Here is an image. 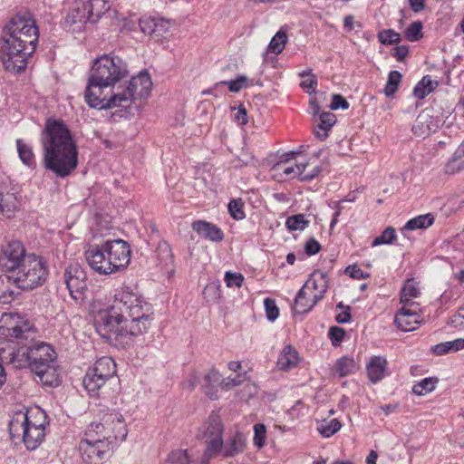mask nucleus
<instances>
[{
	"instance_id": "obj_21",
	"label": "nucleus",
	"mask_w": 464,
	"mask_h": 464,
	"mask_svg": "<svg viewBox=\"0 0 464 464\" xmlns=\"http://www.w3.org/2000/svg\"><path fill=\"white\" fill-rule=\"evenodd\" d=\"M292 156L283 158L279 163L276 165V169L271 173V178L276 181L282 182L286 179L301 176L304 174L307 164H296L294 166H288L287 163Z\"/></svg>"
},
{
	"instance_id": "obj_15",
	"label": "nucleus",
	"mask_w": 464,
	"mask_h": 464,
	"mask_svg": "<svg viewBox=\"0 0 464 464\" xmlns=\"http://www.w3.org/2000/svg\"><path fill=\"white\" fill-rule=\"evenodd\" d=\"M64 282L71 297L78 304L84 298L87 289L86 274L78 264L70 265L64 272Z\"/></svg>"
},
{
	"instance_id": "obj_52",
	"label": "nucleus",
	"mask_w": 464,
	"mask_h": 464,
	"mask_svg": "<svg viewBox=\"0 0 464 464\" xmlns=\"http://www.w3.org/2000/svg\"><path fill=\"white\" fill-rule=\"evenodd\" d=\"M221 285L218 282L208 283L203 290V296L208 302H215L221 298Z\"/></svg>"
},
{
	"instance_id": "obj_32",
	"label": "nucleus",
	"mask_w": 464,
	"mask_h": 464,
	"mask_svg": "<svg viewBox=\"0 0 464 464\" xmlns=\"http://www.w3.org/2000/svg\"><path fill=\"white\" fill-rule=\"evenodd\" d=\"M19 200L14 192L0 193V211L6 217L12 218L18 209Z\"/></svg>"
},
{
	"instance_id": "obj_53",
	"label": "nucleus",
	"mask_w": 464,
	"mask_h": 464,
	"mask_svg": "<svg viewBox=\"0 0 464 464\" xmlns=\"http://www.w3.org/2000/svg\"><path fill=\"white\" fill-rule=\"evenodd\" d=\"M247 380L246 372L238 373L235 377L223 378L220 382L222 390L229 391L237 386L243 384Z\"/></svg>"
},
{
	"instance_id": "obj_3",
	"label": "nucleus",
	"mask_w": 464,
	"mask_h": 464,
	"mask_svg": "<svg viewBox=\"0 0 464 464\" xmlns=\"http://www.w3.org/2000/svg\"><path fill=\"white\" fill-rule=\"evenodd\" d=\"M38 37V28L31 17L17 14L9 21L3 28L0 45V59L6 71L18 74L25 70Z\"/></svg>"
},
{
	"instance_id": "obj_17",
	"label": "nucleus",
	"mask_w": 464,
	"mask_h": 464,
	"mask_svg": "<svg viewBox=\"0 0 464 464\" xmlns=\"http://www.w3.org/2000/svg\"><path fill=\"white\" fill-rule=\"evenodd\" d=\"M104 248V242L101 245L90 246L85 250L84 256L89 266L93 271L99 275H111L113 273Z\"/></svg>"
},
{
	"instance_id": "obj_50",
	"label": "nucleus",
	"mask_w": 464,
	"mask_h": 464,
	"mask_svg": "<svg viewBox=\"0 0 464 464\" xmlns=\"http://www.w3.org/2000/svg\"><path fill=\"white\" fill-rule=\"evenodd\" d=\"M396 239V232L395 229L392 227H386L382 233L376 237L372 242V246L375 247L381 245H389L395 241Z\"/></svg>"
},
{
	"instance_id": "obj_28",
	"label": "nucleus",
	"mask_w": 464,
	"mask_h": 464,
	"mask_svg": "<svg viewBox=\"0 0 464 464\" xmlns=\"http://www.w3.org/2000/svg\"><path fill=\"white\" fill-rule=\"evenodd\" d=\"M82 4L90 14L91 23H96L110 9L109 0H87Z\"/></svg>"
},
{
	"instance_id": "obj_5",
	"label": "nucleus",
	"mask_w": 464,
	"mask_h": 464,
	"mask_svg": "<svg viewBox=\"0 0 464 464\" xmlns=\"http://www.w3.org/2000/svg\"><path fill=\"white\" fill-rule=\"evenodd\" d=\"M48 424L46 413L40 408L14 412L9 421L13 440H21L27 450H36L44 441Z\"/></svg>"
},
{
	"instance_id": "obj_7",
	"label": "nucleus",
	"mask_w": 464,
	"mask_h": 464,
	"mask_svg": "<svg viewBox=\"0 0 464 464\" xmlns=\"http://www.w3.org/2000/svg\"><path fill=\"white\" fill-rule=\"evenodd\" d=\"M48 277V267L44 259L30 253L19 268L12 275L14 284L24 291L42 286Z\"/></svg>"
},
{
	"instance_id": "obj_12",
	"label": "nucleus",
	"mask_w": 464,
	"mask_h": 464,
	"mask_svg": "<svg viewBox=\"0 0 464 464\" xmlns=\"http://www.w3.org/2000/svg\"><path fill=\"white\" fill-rule=\"evenodd\" d=\"M24 245L19 240H12L0 246V269L13 275L28 256Z\"/></svg>"
},
{
	"instance_id": "obj_59",
	"label": "nucleus",
	"mask_w": 464,
	"mask_h": 464,
	"mask_svg": "<svg viewBox=\"0 0 464 464\" xmlns=\"http://www.w3.org/2000/svg\"><path fill=\"white\" fill-rule=\"evenodd\" d=\"M224 280L227 287H241L244 282V276L240 273L227 271L225 274Z\"/></svg>"
},
{
	"instance_id": "obj_33",
	"label": "nucleus",
	"mask_w": 464,
	"mask_h": 464,
	"mask_svg": "<svg viewBox=\"0 0 464 464\" xmlns=\"http://www.w3.org/2000/svg\"><path fill=\"white\" fill-rule=\"evenodd\" d=\"M95 372H99L100 376H102L107 381L114 376L116 373V363L111 357H102L98 359L93 366Z\"/></svg>"
},
{
	"instance_id": "obj_37",
	"label": "nucleus",
	"mask_w": 464,
	"mask_h": 464,
	"mask_svg": "<svg viewBox=\"0 0 464 464\" xmlns=\"http://www.w3.org/2000/svg\"><path fill=\"white\" fill-rule=\"evenodd\" d=\"M438 86V82L432 81L430 75H425L414 87L413 95L417 99H423Z\"/></svg>"
},
{
	"instance_id": "obj_2",
	"label": "nucleus",
	"mask_w": 464,
	"mask_h": 464,
	"mask_svg": "<svg viewBox=\"0 0 464 464\" xmlns=\"http://www.w3.org/2000/svg\"><path fill=\"white\" fill-rule=\"evenodd\" d=\"M44 167L58 178L70 176L77 168L78 147L62 120L48 119L41 132Z\"/></svg>"
},
{
	"instance_id": "obj_25",
	"label": "nucleus",
	"mask_w": 464,
	"mask_h": 464,
	"mask_svg": "<svg viewBox=\"0 0 464 464\" xmlns=\"http://www.w3.org/2000/svg\"><path fill=\"white\" fill-rule=\"evenodd\" d=\"M221 374L216 369H210L204 376V382L202 384V390L204 393L211 400H217L218 396V386H220Z\"/></svg>"
},
{
	"instance_id": "obj_46",
	"label": "nucleus",
	"mask_w": 464,
	"mask_h": 464,
	"mask_svg": "<svg viewBox=\"0 0 464 464\" xmlns=\"http://www.w3.org/2000/svg\"><path fill=\"white\" fill-rule=\"evenodd\" d=\"M305 295L306 292L304 290V288H301L296 294L295 304L298 314H305L314 306L312 305V299H307Z\"/></svg>"
},
{
	"instance_id": "obj_60",
	"label": "nucleus",
	"mask_w": 464,
	"mask_h": 464,
	"mask_svg": "<svg viewBox=\"0 0 464 464\" xmlns=\"http://www.w3.org/2000/svg\"><path fill=\"white\" fill-rule=\"evenodd\" d=\"M157 21L158 18L154 17H141L139 23L140 30L144 34H150L152 37Z\"/></svg>"
},
{
	"instance_id": "obj_26",
	"label": "nucleus",
	"mask_w": 464,
	"mask_h": 464,
	"mask_svg": "<svg viewBox=\"0 0 464 464\" xmlns=\"http://www.w3.org/2000/svg\"><path fill=\"white\" fill-rule=\"evenodd\" d=\"M106 382L107 380L100 376L99 372H95L94 369L89 368L83 378L82 384L91 396H96Z\"/></svg>"
},
{
	"instance_id": "obj_45",
	"label": "nucleus",
	"mask_w": 464,
	"mask_h": 464,
	"mask_svg": "<svg viewBox=\"0 0 464 464\" xmlns=\"http://www.w3.org/2000/svg\"><path fill=\"white\" fill-rule=\"evenodd\" d=\"M420 292L414 279H408L401 290V302H408V300L416 298Z\"/></svg>"
},
{
	"instance_id": "obj_19",
	"label": "nucleus",
	"mask_w": 464,
	"mask_h": 464,
	"mask_svg": "<svg viewBox=\"0 0 464 464\" xmlns=\"http://www.w3.org/2000/svg\"><path fill=\"white\" fill-rule=\"evenodd\" d=\"M421 322V316L417 309L402 306L394 317V324L403 332L416 330Z\"/></svg>"
},
{
	"instance_id": "obj_40",
	"label": "nucleus",
	"mask_w": 464,
	"mask_h": 464,
	"mask_svg": "<svg viewBox=\"0 0 464 464\" xmlns=\"http://www.w3.org/2000/svg\"><path fill=\"white\" fill-rule=\"evenodd\" d=\"M9 284L10 276H0V303L2 304H11L16 297Z\"/></svg>"
},
{
	"instance_id": "obj_31",
	"label": "nucleus",
	"mask_w": 464,
	"mask_h": 464,
	"mask_svg": "<svg viewBox=\"0 0 464 464\" xmlns=\"http://www.w3.org/2000/svg\"><path fill=\"white\" fill-rule=\"evenodd\" d=\"M223 424L220 417L216 413H211L207 422L203 425L202 438L222 437Z\"/></svg>"
},
{
	"instance_id": "obj_18",
	"label": "nucleus",
	"mask_w": 464,
	"mask_h": 464,
	"mask_svg": "<svg viewBox=\"0 0 464 464\" xmlns=\"http://www.w3.org/2000/svg\"><path fill=\"white\" fill-rule=\"evenodd\" d=\"M304 290H314L312 293V305H315L328 289L327 274L321 270L314 271L302 287Z\"/></svg>"
},
{
	"instance_id": "obj_51",
	"label": "nucleus",
	"mask_w": 464,
	"mask_h": 464,
	"mask_svg": "<svg viewBox=\"0 0 464 464\" xmlns=\"http://www.w3.org/2000/svg\"><path fill=\"white\" fill-rule=\"evenodd\" d=\"M423 24L420 21L412 22L404 31V37L410 42H416L422 38Z\"/></svg>"
},
{
	"instance_id": "obj_9",
	"label": "nucleus",
	"mask_w": 464,
	"mask_h": 464,
	"mask_svg": "<svg viewBox=\"0 0 464 464\" xmlns=\"http://www.w3.org/2000/svg\"><path fill=\"white\" fill-rule=\"evenodd\" d=\"M35 335L32 323L24 316L14 313H5L0 317V336L17 344L34 340Z\"/></svg>"
},
{
	"instance_id": "obj_22",
	"label": "nucleus",
	"mask_w": 464,
	"mask_h": 464,
	"mask_svg": "<svg viewBox=\"0 0 464 464\" xmlns=\"http://www.w3.org/2000/svg\"><path fill=\"white\" fill-rule=\"evenodd\" d=\"M366 373L372 383L381 382L388 375V361L385 357L375 355L366 364Z\"/></svg>"
},
{
	"instance_id": "obj_14",
	"label": "nucleus",
	"mask_w": 464,
	"mask_h": 464,
	"mask_svg": "<svg viewBox=\"0 0 464 464\" xmlns=\"http://www.w3.org/2000/svg\"><path fill=\"white\" fill-rule=\"evenodd\" d=\"M109 264L112 273L124 269L130 262L131 250L129 244L122 239L107 240L104 242Z\"/></svg>"
},
{
	"instance_id": "obj_1",
	"label": "nucleus",
	"mask_w": 464,
	"mask_h": 464,
	"mask_svg": "<svg viewBox=\"0 0 464 464\" xmlns=\"http://www.w3.org/2000/svg\"><path fill=\"white\" fill-rule=\"evenodd\" d=\"M153 320L151 304L130 286L123 285L115 290L112 304L98 311L94 325L102 338L118 348H126L135 337L148 332Z\"/></svg>"
},
{
	"instance_id": "obj_4",
	"label": "nucleus",
	"mask_w": 464,
	"mask_h": 464,
	"mask_svg": "<svg viewBox=\"0 0 464 464\" xmlns=\"http://www.w3.org/2000/svg\"><path fill=\"white\" fill-rule=\"evenodd\" d=\"M129 71L125 62L117 55L103 54L92 62L85 90V101L92 108L110 109L109 99L103 95V89L113 87L117 82L128 77Z\"/></svg>"
},
{
	"instance_id": "obj_47",
	"label": "nucleus",
	"mask_w": 464,
	"mask_h": 464,
	"mask_svg": "<svg viewBox=\"0 0 464 464\" xmlns=\"http://www.w3.org/2000/svg\"><path fill=\"white\" fill-rule=\"evenodd\" d=\"M248 84V78L245 75H238L236 79L229 81H221L217 85H226L231 92H239L246 88Z\"/></svg>"
},
{
	"instance_id": "obj_23",
	"label": "nucleus",
	"mask_w": 464,
	"mask_h": 464,
	"mask_svg": "<svg viewBox=\"0 0 464 464\" xmlns=\"http://www.w3.org/2000/svg\"><path fill=\"white\" fill-rule=\"evenodd\" d=\"M336 122V116L330 111H322L314 117V133L321 140L329 136V131Z\"/></svg>"
},
{
	"instance_id": "obj_38",
	"label": "nucleus",
	"mask_w": 464,
	"mask_h": 464,
	"mask_svg": "<svg viewBox=\"0 0 464 464\" xmlns=\"http://www.w3.org/2000/svg\"><path fill=\"white\" fill-rule=\"evenodd\" d=\"M464 349V338L440 343L434 345L431 350L437 355H444L450 352H457Z\"/></svg>"
},
{
	"instance_id": "obj_63",
	"label": "nucleus",
	"mask_w": 464,
	"mask_h": 464,
	"mask_svg": "<svg viewBox=\"0 0 464 464\" xmlns=\"http://www.w3.org/2000/svg\"><path fill=\"white\" fill-rule=\"evenodd\" d=\"M346 110L349 108V102L340 94H334L332 97V102L330 104V109L333 111L338 109Z\"/></svg>"
},
{
	"instance_id": "obj_27",
	"label": "nucleus",
	"mask_w": 464,
	"mask_h": 464,
	"mask_svg": "<svg viewBox=\"0 0 464 464\" xmlns=\"http://www.w3.org/2000/svg\"><path fill=\"white\" fill-rule=\"evenodd\" d=\"M299 362L297 351L291 345H286L277 359V367L283 371H289L295 367Z\"/></svg>"
},
{
	"instance_id": "obj_20",
	"label": "nucleus",
	"mask_w": 464,
	"mask_h": 464,
	"mask_svg": "<svg viewBox=\"0 0 464 464\" xmlns=\"http://www.w3.org/2000/svg\"><path fill=\"white\" fill-rule=\"evenodd\" d=\"M87 22L91 23L90 14L86 13V7L82 2H78L64 18L63 24L72 32H80Z\"/></svg>"
},
{
	"instance_id": "obj_42",
	"label": "nucleus",
	"mask_w": 464,
	"mask_h": 464,
	"mask_svg": "<svg viewBox=\"0 0 464 464\" xmlns=\"http://www.w3.org/2000/svg\"><path fill=\"white\" fill-rule=\"evenodd\" d=\"M341 427L342 424L337 419H332L329 421H322L318 425L317 430L323 437L329 438L335 434L341 429Z\"/></svg>"
},
{
	"instance_id": "obj_29",
	"label": "nucleus",
	"mask_w": 464,
	"mask_h": 464,
	"mask_svg": "<svg viewBox=\"0 0 464 464\" xmlns=\"http://www.w3.org/2000/svg\"><path fill=\"white\" fill-rule=\"evenodd\" d=\"M246 446V438L241 432L231 435L224 444L223 456L231 457L242 452Z\"/></svg>"
},
{
	"instance_id": "obj_6",
	"label": "nucleus",
	"mask_w": 464,
	"mask_h": 464,
	"mask_svg": "<svg viewBox=\"0 0 464 464\" xmlns=\"http://www.w3.org/2000/svg\"><path fill=\"white\" fill-rule=\"evenodd\" d=\"M30 370L34 372L43 384L58 386L60 377L55 367L56 353L47 343L40 342L31 345Z\"/></svg>"
},
{
	"instance_id": "obj_57",
	"label": "nucleus",
	"mask_w": 464,
	"mask_h": 464,
	"mask_svg": "<svg viewBox=\"0 0 464 464\" xmlns=\"http://www.w3.org/2000/svg\"><path fill=\"white\" fill-rule=\"evenodd\" d=\"M227 208H228L230 216L234 219L240 220L245 218V213L243 211V202L240 198L230 200Z\"/></svg>"
},
{
	"instance_id": "obj_16",
	"label": "nucleus",
	"mask_w": 464,
	"mask_h": 464,
	"mask_svg": "<svg viewBox=\"0 0 464 464\" xmlns=\"http://www.w3.org/2000/svg\"><path fill=\"white\" fill-rule=\"evenodd\" d=\"M14 344V343H12L11 341L0 343L3 363H10L17 369L24 367L30 368L31 359L29 358V353L31 346L24 345L15 349Z\"/></svg>"
},
{
	"instance_id": "obj_36",
	"label": "nucleus",
	"mask_w": 464,
	"mask_h": 464,
	"mask_svg": "<svg viewBox=\"0 0 464 464\" xmlns=\"http://www.w3.org/2000/svg\"><path fill=\"white\" fill-rule=\"evenodd\" d=\"M16 147L21 161L29 168H34L36 162L32 147L21 139L16 140Z\"/></svg>"
},
{
	"instance_id": "obj_43",
	"label": "nucleus",
	"mask_w": 464,
	"mask_h": 464,
	"mask_svg": "<svg viewBox=\"0 0 464 464\" xmlns=\"http://www.w3.org/2000/svg\"><path fill=\"white\" fill-rule=\"evenodd\" d=\"M170 28L171 24L169 21L159 18L155 25V30L152 34V38L157 42L162 41L163 39H167L168 36L169 35Z\"/></svg>"
},
{
	"instance_id": "obj_58",
	"label": "nucleus",
	"mask_w": 464,
	"mask_h": 464,
	"mask_svg": "<svg viewBox=\"0 0 464 464\" xmlns=\"http://www.w3.org/2000/svg\"><path fill=\"white\" fill-rule=\"evenodd\" d=\"M158 256L166 264L173 262V254L170 246L167 242H160L158 246Z\"/></svg>"
},
{
	"instance_id": "obj_11",
	"label": "nucleus",
	"mask_w": 464,
	"mask_h": 464,
	"mask_svg": "<svg viewBox=\"0 0 464 464\" xmlns=\"http://www.w3.org/2000/svg\"><path fill=\"white\" fill-rule=\"evenodd\" d=\"M151 80L148 72H140L131 78L127 88L121 92L111 96V104L107 107L114 108L117 106L126 107L136 98L147 97L151 90Z\"/></svg>"
},
{
	"instance_id": "obj_64",
	"label": "nucleus",
	"mask_w": 464,
	"mask_h": 464,
	"mask_svg": "<svg viewBox=\"0 0 464 464\" xmlns=\"http://www.w3.org/2000/svg\"><path fill=\"white\" fill-rule=\"evenodd\" d=\"M450 324L455 328L464 329V305L450 317Z\"/></svg>"
},
{
	"instance_id": "obj_24",
	"label": "nucleus",
	"mask_w": 464,
	"mask_h": 464,
	"mask_svg": "<svg viewBox=\"0 0 464 464\" xmlns=\"http://www.w3.org/2000/svg\"><path fill=\"white\" fill-rule=\"evenodd\" d=\"M192 228L199 236L214 242H220L224 238L222 230L216 225L207 221H195L192 223Z\"/></svg>"
},
{
	"instance_id": "obj_13",
	"label": "nucleus",
	"mask_w": 464,
	"mask_h": 464,
	"mask_svg": "<svg viewBox=\"0 0 464 464\" xmlns=\"http://www.w3.org/2000/svg\"><path fill=\"white\" fill-rule=\"evenodd\" d=\"M113 449L106 441L92 442L87 437H83L79 444L82 459L86 464H102L111 456Z\"/></svg>"
},
{
	"instance_id": "obj_55",
	"label": "nucleus",
	"mask_w": 464,
	"mask_h": 464,
	"mask_svg": "<svg viewBox=\"0 0 464 464\" xmlns=\"http://www.w3.org/2000/svg\"><path fill=\"white\" fill-rule=\"evenodd\" d=\"M295 151H290L288 153H283L281 155L276 153H269L265 160H263V167L270 168V173H273L276 169V165L283 160V158L295 155Z\"/></svg>"
},
{
	"instance_id": "obj_8",
	"label": "nucleus",
	"mask_w": 464,
	"mask_h": 464,
	"mask_svg": "<svg viewBox=\"0 0 464 464\" xmlns=\"http://www.w3.org/2000/svg\"><path fill=\"white\" fill-rule=\"evenodd\" d=\"M128 434L123 420L112 414L107 415L102 422H92L85 430L84 437L91 441H106L115 448Z\"/></svg>"
},
{
	"instance_id": "obj_30",
	"label": "nucleus",
	"mask_w": 464,
	"mask_h": 464,
	"mask_svg": "<svg viewBox=\"0 0 464 464\" xmlns=\"http://www.w3.org/2000/svg\"><path fill=\"white\" fill-rule=\"evenodd\" d=\"M287 41L288 36L286 32L283 29H280L271 39L267 47V51L265 55H263V63H266L268 61L269 53H272L276 55L281 53L284 51Z\"/></svg>"
},
{
	"instance_id": "obj_44",
	"label": "nucleus",
	"mask_w": 464,
	"mask_h": 464,
	"mask_svg": "<svg viewBox=\"0 0 464 464\" xmlns=\"http://www.w3.org/2000/svg\"><path fill=\"white\" fill-rule=\"evenodd\" d=\"M402 75L398 71H392L388 75V80L384 87L383 92L386 96L393 95L401 82Z\"/></svg>"
},
{
	"instance_id": "obj_10",
	"label": "nucleus",
	"mask_w": 464,
	"mask_h": 464,
	"mask_svg": "<svg viewBox=\"0 0 464 464\" xmlns=\"http://www.w3.org/2000/svg\"><path fill=\"white\" fill-rule=\"evenodd\" d=\"M452 109H444L441 104H434L422 110L417 116L411 130L418 138H425L437 131L450 117Z\"/></svg>"
},
{
	"instance_id": "obj_34",
	"label": "nucleus",
	"mask_w": 464,
	"mask_h": 464,
	"mask_svg": "<svg viewBox=\"0 0 464 464\" xmlns=\"http://www.w3.org/2000/svg\"><path fill=\"white\" fill-rule=\"evenodd\" d=\"M358 366L353 357L343 356L337 360L334 365V372L339 377H345L354 373Z\"/></svg>"
},
{
	"instance_id": "obj_61",
	"label": "nucleus",
	"mask_w": 464,
	"mask_h": 464,
	"mask_svg": "<svg viewBox=\"0 0 464 464\" xmlns=\"http://www.w3.org/2000/svg\"><path fill=\"white\" fill-rule=\"evenodd\" d=\"M328 335L332 341L333 345L336 346L343 341L345 335V331L341 327L332 326L329 329Z\"/></svg>"
},
{
	"instance_id": "obj_35",
	"label": "nucleus",
	"mask_w": 464,
	"mask_h": 464,
	"mask_svg": "<svg viewBox=\"0 0 464 464\" xmlns=\"http://www.w3.org/2000/svg\"><path fill=\"white\" fill-rule=\"evenodd\" d=\"M434 223V217L432 214L428 213L425 215H420L407 221L401 231L405 230H416L425 229L430 227Z\"/></svg>"
},
{
	"instance_id": "obj_39",
	"label": "nucleus",
	"mask_w": 464,
	"mask_h": 464,
	"mask_svg": "<svg viewBox=\"0 0 464 464\" xmlns=\"http://www.w3.org/2000/svg\"><path fill=\"white\" fill-rule=\"evenodd\" d=\"M169 464H196L187 450L177 449L171 450L166 459Z\"/></svg>"
},
{
	"instance_id": "obj_48",
	"label": "nucleus",
	"mask_w": 464,
	"mask_h": 464,
	"mask_svg": "<svg viewBox=\"0 0 464 464\" xmlns=\"http://www.w3.org/2000/svg\"><path fill=\"white\" fill-rule=\"evenodd\" d=\"M436 378H425L412 387V392L416 395H424L432 392L437 383Z\"/></svg>"
},
{
	"instance_id": "obj_49",
	"label": "nucleus",
	"mask_w": 464,
	"mask_h": 464,
	"mask_svg": "<svg viewBox=\"0 0 464 464\" xmlns=\"http://www.w3.org/2000/svg\"><path fill=\"white\" fill-rule=\"evenodd\" d=\"M266 318L267 321L274 323L280 314V309L278 305L276 304V302L275 299L272 298H265L263 300Z\"/></svg>"
},
{
	"instance_id": "obj_54",
	"label": "nucleus",
	"mask_w": 464,
	"mask_h": 464,
	"mask_svg": "<svg viewBox=\"0 0 464 464\" xmlns=\"http://www.w3.org/2000/svg\"><path fill=\"white\" fill-rule=\"evenodd\" d=\"M378 40L385 45L394 44L401 42V35L392 29H384L379 32Z\"/></svg>"
},
{
	"instance_id": "obj_56",
	"label": "nucleus",
	"mask_w": 464,
	"mask_h": 464,
	"mask_svg": "<svg viewBox=\"0 0 464 464\" xmlns=\"http://www.w3.org/2000/svg\"><path fill=\"white\" fill-rule=\"evenodd\" d=\"M205 439L207 443L205 450L208 451V454L211 453L215 456L220 452L223 454L224 442L222 437H211Z\"/></svg>"
},
{
	"instance_id": "obj_62",
	"label": "nucleus",
	"mask_w": 464,
	"mask_h": 464,
	"mask_svg": "<svg viewBox=\"0 0 464 464\" xmlns=\"http://www.w3.org/2000/svg\"><path fill=\"white\" fill-rule=\"evenodd\" d=\"M345 273L353 279H367L370 276L368 273L363 272L356 265L347 266Z\"/></svg>"
},
{
	"instance_id": "obj_41",
	"label": "nucleus",
	"mask_w": 464,
	"mask_h": 464,
	"mask_svg": "<svg viewBox=\"0 0 464 464\" xmlns=\"http://www.w3.org/2000/svg\"><path fill=\"white\" fill-rule=\"evenodd\" d=\"M309 224L310 220L306 219L305 215L304 214L290 216L286 218L285 221V226L289 231H303L308 227Z\"/></svg>"
}]
</instances>
